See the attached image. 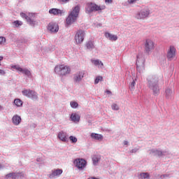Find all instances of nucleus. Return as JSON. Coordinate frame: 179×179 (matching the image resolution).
I'll return each mask as SVG.
<instances>
[{
  "label": "nucleus",
  "mask_w": 179,
  "mask_h": 179,
  "mask_svg": "<svg viewBox=\"0 0 179 179\" xmlns=\"http://www.w3.org/2000/svg\"><path fill=\"white\" fill-rule=\"evenodd\" d=\"M163 77L158 76H151L148 78V86L155 96L159 95L160 93V87H159V80H162Z\"/></svg>",
  "instance_id": "obj_1"
},
{
  "label": "nucleus",
  "mask_w": 179,
  "mask_h": 179,
  "mask_svg": "<svg viewBox=\"0 0 179 179\" xmlns=\"http://www.w3.org/2000/svg\"><path fill=\"white\" fill-rule=\"evenodd\" d=\"M80 12V6L77 5L74 8H72V10L69 13L68 17L66 19V24L68 26H71V24H73L76 20H78V17H79V13Z\"/></svg>",
  "instance_id": "obj_2"
},
{
  "label": "nucleus",
  "mask_w": 179,
  "mask_h": 179,
  "mask_svg": "<svg viewBox=\"0 0 179 179\" xmlns=\"http://www.w3.org/2000/svg\"><path fill=\"white\" fill-rule=\"evenodd\" d=\"M55 72L60 76H66L71 73V68L64 64L57 65L55 67Z\"/></svg>",
  "instance_id": "obj_3"
},
{
  "label": "nucleus",
  "mask_w": 179,
  "mask_h": 179,
  "mask_svg": "<svg viewBox=\"0 0 179 179\" xmlns=\"http://www.w3.org/2000/svg\"><path fill=\"white\" fill-rule=\"evenodd\" d=\"M106 6H98L94 3H88L85 8L86 13H92L93 12H100V10H104Z\"/></svg>",
  "instance_id": "obj_4"
},
{
  "label": "nucleus",
  "mask_w": 179,
  "mask_h": 179,
  "mask_svg": "<svg viewBox=\"0 0 179 179\" xmlns=\"http://www.w3.org/2000/svg\"><path fill=\"white\" fill-rule=\"evenodd\" d=\"M150 13H152L150 8H144L136 14L135 17L136 19H138L140 20H145V19H146L147 17H149Z\"/></svg>",
  "instance_id": "obj_5"
},
{
  "label": "nucleus",
  "mask_w": 179,
  "mask_h": 179,
  "mask_svg": "<svg viewBox=\"0 0 179 179\" xmlns=\"http://www.w3.org/2000/svg\"><path fill=\"white\" fill-rule=\"evenodd\" d=\"M136 68L139 73H142L145 71V57L141 54L137 55Z\"/></svg>",
  "instance_id": "obj_6"
},
{
  "label": "nucleus",
  "mask_w": 179,
  "mask_h": 179,
  "mask_svg": "<svg viewBox=\"0 0 179 179\" xmlns=\"http://www.w3.org/2000/svg\"><path fill=\"white\" fill-rule=\"evenodd\" d=\"M21 17L25 19V20L30 24V26H36V20L34 19L35 15L33 13H29L28 15L26 13H20Z\"/></svg>",
  "instance_id": "obj_7"
},
{
  "label": "nucleus",
  "mask_w": 179,
  "mask_h": 179,
  "mask_svg": "<svg viewBox=\"0 0 179 179\" xmlns=\"http://www.w3.org/2000/svg\"><path fill=\"white\" fill-rule=\"evenodd\" d=\"M23 96L28 97V99H31V100H37L38 99V95L37 92L31 90H24L22 91Z\"/></svg>",
  "instance_id": "obj_8"
},
{
  "label": "nucleus",
  "mask_w": 179,
  "mask_h": 179,
  "mask_svg": "<svg viewBox=\"0 0 179 179\" xmlns=\"http://www.w3.org/2000/svg\"><path fill=\"white\" fill-rule=\"evenodd\" d=\"M11 68L13 69H16L18 72H21V73H23V75H25L27 78H31V71L26 68L23 69L19 65H13Z\"/></svg>",
  "instance_id": "obj_9"
},
{
  "label": "nucleus",
  "mask_w": 179,
  "mask_h": 179,
  "mask_svg": "<svg viewBox=\"0 0 179 179\" xmlns=\"http://www.w3.org/2000/svg\"><path fill=\"white\" fill-rule=\"evenodd\" d=\"M145 51L147 54H149L150 52L155 50V42L150 39H146L145 43Z\"/></svg>",
  "instance_id": "obj_10"
},
{
  "label": "nucleus",
  "mask_w": 179,
  "mask_h": 179,
  "mask_svg": "<svg viewBox=\"0 0 179 179\" xmlns=\"http://www.w3.org/2000/svg\"><path fill=\"white\" fill-rule=\"evenodd\" d=\"M76 44H82L83 40H85V31L83 30H78L74 37Z\"/></svg>",
  "instance_id": "obj_11"
},
{
  "label": "nucleus",
  "mask_w": 179,
  "mask_h": 179,
  "mask_svg": "<svg viewBox=\"0 0 179 179\" xmlns=\"http://www.w3.org/2000/svg\"><path fill=\"white\" fill-rule=\"evenodd\" d=\"M26 175L24 173H11L6 176V179H17V178H24Z\"/></svg>",
  "instance_id": "obj_12"
},
{
  "label": "nucleus",
  "mask_w": 179,
  "mask_h": 179,
  "mask_svg": "<svg viewBox=\"0 0 179 179\" xmlns=\"http://www.w3.org/2000/svg\"><path fill=\"white\" fill-rule=\"evenodd\" d=\"M84 78L85 71H78L73 76V82L74 83H80Z\"/></svg>",
  "instance_id": "obj_13"
},
{
  "label": "nucleus",
  "mask_w": 179,
  "mask_h": 179,
  "mask_svg": "<svg viewBox=\"0 0 179 179\" xmlns=\"http://www.w3.org/2000/svg\"><path fill=\"white\" fill-rule=\"evenodd\" d=\"M176 48L174 46H170L167 51V59L169 61H172V59H174L176 58Z\"/></svg>",
  "instance_id": "obj_14"
},
{
  "label": "nucleus",
  "mask_w": 179,
  "mask_h": 179,
  "mask_svg": "<svg viewBox=\"0 0 179 179\" xmlns=\"http://www.w3.org/2000/svg\"><path fill=\"white\" fill-rule=\"evenodd\" d=\"M150 155H152V156H158V157H162V156H166V151H162V150L157 149H151L149 150Z\"/></svg>",
  "instance_id": "obj_15"
},
{
  "label": "nucleus",
  "mask_w": 179,
  "mask_h": 179,
  "mask_svg": "<svg viewBox=\"0 0 179 179\" xmlns=\"http://www.w3.org/2000/svg\"><path fill=\"white\" fill-rule=\"evenodd\" d=\"M73 164L78 169H84L86 166V160L83 159H76Z\"/></svg>",
  "instance_id": "obj_16"
},
{
  "label": "nucleus",
  "mask_w": 179,
  "mask_h": 179,
  "mask_svg": "<svg viewBox=\"0 0 179 179\" xmlns=\"http://www.w3.org/2000/svg\"><path fill=\"white\" fill-rule=\"evenodd\" d=\"M48 30L50 31V33H58V31L59 30V27L58 26V24L55 22H50L48 25Z\"/></svg>",
  "instance_id": "obj_17"
},
{
  "label": "nucleus",
  "mask_w": 179,
  "mask_h": 179,
  "mask_svg": "<svg viewBox=\"0 0 179 179\" xmlns=\"http://www.w3.org/2000/svg\"><path fill=\"white\" fill-rule=\"evenodd\" d=\"M50 15H53V16H62L65 11L58 8H51L49 10Z\"/></svg>",
  "instance_id": "obj_18"
},
{
  "label": "nucleus",
  "mask_w": 179,
  "mask_h": 179,
  "mask_svg": "<svg viewBox=\"0 0 179 179\" xmlns=\"http://www.w3.org/2000/svg\"><path fill=\"white\" fill-rule=\"evenodd\" d=\"M63 171L62 169H55L52 170L51 173L48 175L49 178L52 179V178H55V177H59V176H61V174H62Z\"/></svg>",
  "instance_id": "obj_19"
},
{
  "label": "nucleus",
  "mask_w": 179,
  "mask_h": 179,
  "mask_svg": "<svg viewBox=\"0 0 179 179\" xmlns=\"http://www.w3.org/2000/svg\"><path fill=\"white\" fill-rule=\"evenodd\" d=\"M57 138L62 141V142H68V134L64 131H61L58 133Z\"/></svg>",
  "instance_id": "obj_20"
},
{
  "label": "nucleus",
  "mask_w": 179,
  "mask_h": 179,
  "mask_svg": "<svg viewBox=\"0 0 179 179\" xmlns=\"http://www.w3.org/2000/svg\"><path fill=\"white\" fill-rule=\"evenodd\" d=\"M173 96H174V91H173V90H171V88H169V87L166 88L165 90L166 99H167L168 100H171Z\"/></svg>",
  "instance_id": "obj_21"
},
{
  "label": "nucleus",
  "mask_w": 179,
  "mask_h": 179,
  "mask_svg": "<svg viewBox=\"0 0 179 179\" xmlns=\"http://www.w3.org/2000/svg\"><path fill=\"white\" fill-rule=\"evenodd\" d=\"M105 37L108 38V40H110V41H117L118 40V36L115 34H112L109 32L105 33Z\"/></svg>",
  "instance_id": "obj_22"
},
{
  "label": "nucleus",
  "mask_w": 179,
  "mask_h": 179,
  "mask_svg": "<svg viewBox=\"0 0 179 179\" xmlns=\"http://www.w3.org/2000/svg\"><path fill=\"white\" fill-rule=\"evenodd\" d=\"M12 122L14 125H20L22 122V117L17 115H15L12 118Z\"/></svg>",
  "instance_id": "obj_23"
},
{
  "label": "nucleus",
  "mask_w": 179,
  "mask_h": 179,
  "mask_svg": "<svg viewBox=\"0 0 179 179\" xmlns=\"http://www.w3.org/2000/svg\"><path fill=\"white\" fill-rule=\"evenodd\" d=\"M70 120L73 122H79L80 121V115L78 113H72L70 116Z\"/></svg>",
  "instance_id": "obj_24"
},
{
  "label": "nucleus",
  "mask_w": 179,
  "mask_h": 179,
  "mask_svg": "<svg viewBox=\"0 0 179 179\" xmlns=\"http://www.w3.org/2000/svg\"><path fill=\"white\" fill-rule=\"evenodd\" d=\"M101 159L100 155H95L92 157V163L94 166H99V162Z\"/></svg>",
  "instance_id": "obj_25"
},
{
  "label": "nucleus",
  "mask_w": 179,
  "mask_h": 179,
  "mask_svg": "<svg viewBox=\"0 0 179 179\" xmlns=\"http://www.w3.org/2000/svg\"><path fill=\"white\" fill-rule=\"evenodd\" d=\"M92 64L95 65V66H98V68H103V62L99 59H91Z\"/></svg>",
  "instance_id": "obj_26"
},
{
  "label": "nucleus",
  "mask_w": 179,
  "mask_h": 179,
  "mask_svg": "<svg viewBox=\"0 0 179 179\" xmlns=\"http://www.w3.org/2000/svg\"><path fill=\"white\" fill-rule=\"evenodd\" d=\"M91 138H92V139H96V141H101L103 140V135L98 134L96 133H92L91 134Z\"/></svg>",
  "instance_id": "obj_27"
},
{
  "label": "nucleus",
  "mask_w": 179,
  "mask_h": 179,
  "mask_svg": "<svg viewBox=\"0 0 179 179\" xmlns=\"http://www.w3.org/2000/svg\"><path fill=\"white\" fill-rule=\"evenodd\" d=\"M138 179H149L150 178V175L148 173L143 172L138 175Z\"/></svg>",
  "instance_id": "obj_28"
},
{
  "label": "nucleus",
  "mask_w": 179,
  "mask_h": 179,
  "mask_svg": "<svg viewBox=\"0 0 179 179\" xmlns=\"http://www.w3.org/2000/svg\"><path fill=\"white\" fill-rule=\"evenodd\" d=\"M86 47H87V50H90V51H92V50H93V48H94V44L93 43V41H90L87 42Z\"/></svg>",
  "instance_id": "obj_29"
},
{
  "label": "nucleus",
  "mask_w": 179,
  "mask_h": 179,
  "mask_svg": "<svg viewBox=\"0 0 179 179\" xmlns=\"http://www.w3.org/2000/svg\"><path fill=\"white\" fill-rule=\"evenodd\" d=\"M14 104L17 106V107H22V106H23V101L19 99H16L14 100Z\"/></svg>",
  "instance_id": "obj_30"
},
{
  "label": "nucleus",
  "mask_w": 179,
  "mask_h": 179,
  "mask_svg": "<svg viewBox=\"0 0 179 179\" xmlns=\"http://www.w3.org/2000/svg\"><path fill=\"white\" fill-rule=\"evenodd\" d=\"M22 24H23V22H22V21H20V20H15V21L13 22V27H20V26H22Z\"/></svg>",
  "instance_id": "obj_31"
},
{
  "label": "nucleus",
  "mask_w": 179,
  "mask_h": 179,
  "mask_svg": "<svg viewBox=\"0 0 179 179\" xmlns=\"http://www.w3.org/2000/svg\"><path fill=\"white\" fill-rule=\"evenodd\" d=\"M70 106L71 108H78V107H79V104L75 101H71L70 102Z\"/></svg>",
  "instance_id": "obj_32"
},
{
  "label": "nucleus",
  "mask_w": 179,
  "mask_h": 179,
  "mask_svg": "<svg viewBox=\"0 0 179 179\" xmlns=\"http://www.w3.org/2000/svg\"><path fill=\"white\" fill-rule=\"evenodd\" d=\"M135 85H136L135 80H133L129 85V88L131 90V92H134L135 90Z\"/></svg>",
  "instance_id": "obj_33"
},
{
  "label": "nucleus",
  "mask_w": 179,
  "mask_h": 179,
  "mask_svg": "<svg viewBox=\"0 0 179 179\" xmlns=\"http://www.w3.org/2000/svg\"><path fill=\"white\" fill-rule=\"evenodd\" d=\"M111 108L115 111H118V110H120V106L117 105V103H113L111 106Z\"/></svg>",
  "instance_id": "obj_34"
},
{
  "label": "nucleus",
  "mask_w": 179,
  "mask_h": 179,
  "mask_svg": "<svg viewBox=\"0 0 179 179\" xmlns=\"http://www.w3.org/2000/svg\"><path fill=\"white\" fill-rule=\"evenodd\" d=\"M69 139L71 143H76V142H78V138L73 136H70Z\"/></svg>",
  "instance_id": "obj_35"
},
{
  "label": "nucleus",
  "mask_w": 179,
  "mask_h": 179,
  "mask_svg": "<svg viewBox=\"0 0 179 179\" xmlns=\"http://www.w3.org/2000/svg\"><path fill=\"white\" fill-rule=\"evenodd\" d=\"M141 149V147L138 146L129 151V153H137V152H139V150Z\"/></svg>",
  "instance_id": "obj_36"
},
{
  "label": "nucleus",
  "mask_w": 179,
  "mask_h": 179,
  "mask_svg": "<svg viewBox=\"0 0 179 179\" xmlns=\"http://www.w3.org/2000/svg\"><path fill=\"white\" fill-rule=\"evenodd\" d=\"M101 80H103V77L102 76L96 77L95 80H94L95 85H97V83H99V82H101Z\"/></svg>",
  "instance_id": "obj_37"
},
{
  "label": "nucleus",
  "mask_w": 179,
  "mask_h": 179,
  "mask_svg": "<svg viewBox=\"0 0 179 179\" xmlns=\"http://www.w3.org/2000/svg\"><path fill=\"white\" fill-rule=\"evenodd\" d=\"M4 43H6V38L3 36H0V44L2 45Z\"/></svg>",
  "instance_id": "obj_38"
},
{
  "label": "nucleus",
  "mask_w": 179,
  "mask_h": 179,
  "mask_svg": "<svg viewBox=\"0 0 179 179\" xmlns=\"http://www.w3.org/2000/svg\"><path fill=\"white\" fill-rule=\"evenodd\" d=\"M139 0H128L129 3H135V2Z\"/></svg>",
  "instance_id": "obj_39"
},
{
  "label": "nucleus",
  "mask_w": 179,
  "mask_h": 179,
  "mask_svg": "<svg viewBox=\"0 0 179 179\" xmlns=\"http://www.w3.org/2000/svg\"><path fill=\"white\" fill-rule=\"evenodd\" d=\"M60 2H62V3H68V2H69L70 0H59Z\"/></svg>",
  "instance_id": "obj_40"
},
{
  "label": "nucleus",
  "mask_w": 179,
  "mask_h": 179,
  "mask_svg": "<svg viewBox=\"0 0 179 179\" xmlns=\"http://www.w3.org/2000/svg\"><path fill=\"white\" fill-rule=\"evenodd\" d=\"M123 145H126V146H128L129 145V142H128V141H124L123 142Z\"/></svg>",
  "instance_id": "obj_41"
},
{
  "label": "nucleus",
  "mask_w": 179,
  "mask_h": 179,
  "mask_svg": "<svg viewBox=\"0 0 179 179\" xmlns=\"http://www.w3.org/2000/svg\"><path fill=\"white\" fill-rule=\"evenodd\" d=\"M5 73H6L5 71L0 69V75H5Z\"/></svg>",
  "instance_id": "obj_42"
},
{
  "label": "nucleus",
  "mask_w": 179,
  "mask_h": 179,
  "mask_svg": "<svg viewBox=\"0 0 179 179\" xmlns=\"http://www.w3.org/2000/svg\"><path fill=\"white\" fill-rule=\"evenodd\" d=\"M106 3H111L113 2L112 0H105Z\"/></svg>",
  "instance_id": "obj_43"
},
{
  "label": "nucleus",
  "mask_w": 179,
  "mask_h": 179,
  "mask_svg": "<svg viewBox=\"0 0 179 179\" xmlns=\"http://www.w3.org/2000/svg\"><path fill=\"white\" fill-rule=\"evenodd\" d=\"M106 92L107 94H111V91H110V90H106Z\"/></svg>",
  "instance_id": "obj_44"
},
{
  "label": "nucleus",
  "mask_w": 179,
  "mask_h": 179,
  "mask_svg": "<svg viewBox=\"0 0 179 179\" xmlns=\"http://www.w3.org/2000/svg\"><path fill=\"white\" fill-rule=\"evenodd\" d=\"M2 59H3V57L0 56V62L2 61Z\"/></svg>",
  "instance_id": "obj_45"
},
{
  "label": "nucleus",
  "mask_w": 179,
  "mask_h": 179,
  "mask_svg": "<svg viewBox=\"0 0 179 179\" xmlns=\"http://www.w3.org/2000/svg\"><path fill=\"white\" fill-rule=\"evenodd\" d=\"M0 110H3V107L0 105Z\"/></svg>",
  "instance_id": "obj_46"
},
{
  "label": "nucleus",
  "mask_w": 179,
  "mask_h": 179,
  "mask_svg": "<svg viewBox=\"0 0 179 179\" xmlns=\"http://www.w3.org/2000/svg\"><path fill=\"white\" fill-rule=\"evenodd\" d=\"M24 43L25 44H27V41H24Z\"/></svg>",
  "instance_id": "obj_47"
},
{
  "label": "nucleus",
  "mask_w": 179,
  "mask_h": 179,
  "mask_svg": "<svg viewBox=\"0 0 179 179\" xmlns=\"http://www.w3.org/2000/svg\"><path fill=\"white\" fill-rule=\"evenodd\" d=\"M0 169H2V165H1V164H0Z\"/></svg>",
  "instance_id": "obj_48"
},
{
  "label": "nucleus",
  "mask_w": 179,
  "mask_h": 179,
  "mask_svg": "<svg viewBox=\"0 0 179 179\" xmlns=\"http://www.w3.org/2000/svg\"><path fill=\"white\" fill-rule=\"evenodd\" d=\"M0 66H1V62H0Z\"/></svg>",
  "instance_id": "obj_49"
}]
</instances>
